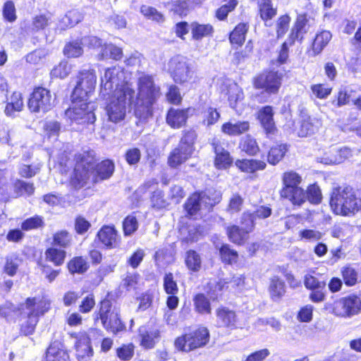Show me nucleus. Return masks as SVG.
I'll list each match as a JSON object with an SVG mask.
<instances>
[{
    "instance_id": "20e7f679",
    "label": "nucleus",
    "mask_w": 361,
    "mask_h": 361,
    "mask_svg": "<svg viewBox=\"0 0 361 361\" xmlns=\"http://www.w3.org/2000/svg\"><path fill=\"white\" fill-rule=\"evenodd\" d=\"M168 71L173 80L178 84L191 83L195 79L192 64L183 56H175L168 63Z\"/></svg>"
},
{
    "instance_id": "1a4fd4ad",
    "label": "nucleus",
    "mask_w": 361,
    "mask_h": 361,
    "mask_svg": "<svg viewBox=\"0 0 361 361\" xmlns=\"http://www.w3.org/2000/svg\"><path fill=\"white\" fill-rule=\"evenodd\" d=\"M100 319L105 329L116 334L124 329V325L118 317V314L115 310H111V302L104 300L101 302L99 314L95 319Z\"/></svg>"
},
{
    "instance_id": "e2e57ef3",
    "label": "nucleus",
    "mask_w": 361,
    "mask_h": 361,
    "mask_svg": "<svg viewBox=\"0 0 361 361\" xmlns=\"http://www.w3.org/2000/svg\"><path fill=\"white\" fill-rule=\"evenodd\" d=\"M43 224L44 221L42 218L39 216H36L24 221L21 224V228L23 231H30L32 229L40 228L43 226Z\"/></svg>"
},
{
    "instance_id": "680f3d73",
    "label": "nucleus",
    "mask_w": 361,
    "mask_h": 361,
    "mask_svg": "<svg viewBox=\"0 0 361 361\" xmlns=\"http://www.w3.org/2000/svg\"><path fill=\"white\" fill-rule=\"evenodd\" d=\"M123 228L125 235H130L138 228V223L136 218L129 215L125 218L123 222Z\"/></svg>"
},
{
    "instance_id": "338daca9",
    "label": "nucleus",
    "mask_w": 361,
    "mask_h": 361,
    "mask_svg": "<svg viewBox=\"0 0 361 361\" xmlns=\"http://www.w3.org/2000/svg\"><path fill=\"white\" fill-rule=\"evenodd\" d=\"M15 190H16V195H32L34 192L35 188L32 184L25 183L22 180H17L14 185Z\"/></svg>"
},
{
    "instance_id": "052dcab7",
    "label": "nucleus",
    "mask_w": 361,
    "mask_h": 361,
    "mask_svg": "<svg viewBox=\"0 0 361 361\" xmlns=\"http://www.w3.org/2000/svg\"><path fill=\"white\" fill-rule=\"evenodd\" d=\"M220 255L222 261L228 264L236 262L238 259L237 252L231 250L227 245H224L221 247Z\"/></svg>"
},
{
    "instance_id": "c756f323",
    "label": "nucleus",
    "mask_w": 361,
    "mask_h": 361,
    "mask_svg": "<svg viewBox=\"0 0 361 361\" xmlns=\"http://www.w3.org/2000/svg\"><path fill=\"white\" fill-rule=\"evenodd\" d=\"M122 49L112 44H105L102 47V49L98 54L99 60L114 59L119 60L122 58Z\"/></svg>"
},
{
    "instance_id": "393cba45",
    "label": "nucleus",
    "mask_w": 361,
    "mask_h": 361,
    "mask_svg": "<svg viewBox=\"0 0 361 361\" xmlns=\"http://www.w3.org/2000/svg\"><path fill=\"white\" fill-rule=\"evenodd\" d=\"M46 360L69 361V356L60 343L54 342L47 349Z\"/></svg>"
},
{
    "instance_id": "cd10ccee",
    "label": "nucleus",
    "mask_w": 361,
    "mask_h": 361,
    "mask_svg": "<svg viewBox=\"0 0 361 361\" xmlns=\"http://www.w3.org/2000/svg\"><path fill=\"white\" fill-rule=\"evenodd\" d=\"M302 180V177L296 172L293 171L285 172L282 176L283 187L281 194H286L288 190L299 187Z\"/></svg>"
},
{
    "instance_id": "423d86ee",
    "label": "nucleus",
    "mask_w": 361,
    "mask_h": 361,
    "mask_svg": "<svg viewBox=\"0 0 361 361\" xmlns=\"http://www.w3.org/2000/svg\"><path fill=\"white\" fill-rule=\"evenodd\" d=\"M209 339V333L207 328L200 327L198 329L178 337L174 345L178 350L189 352L194 349L205 345Z\"/></svg>"
},
{
    "instance_id": "7ed1b4c3",
    "label": "nucleus",
    "mask_w": 361,
    "mask_h": 361,
    "mask_svg": "<svg viewBox=\"0 0 361 361\" xmlns=\"http://www.w3.org/2000/svg\"><path fill=\"white\" fill-rule=\"evenodd\" d=\"M330 206L336 214L354 215L361 211V199L356 196L352 188L339 187L331 193Z\"/></svg>"
},
{
    "instance_id": "5fc2aeb1",
    "label": "nucleus",
    "mask_w": 361,
    "mask_h": 361,
    "mask_svg": "<svg viewBox=\"0 0 361 361\" xmlns=\"http://www.w3.org/2000/svg\"><path fill=\"white\" fill-rule=\"evenodd\" d=\"M227 281L226 280H219L218 281H211L208 284V293L210 295L211 298L215 300L218 298L219 294L221 292L225 287L228 288Z\"/></svg>"
},
{
    "instance_id": "7c9ffc66",
    "label": "nucleus",
    "mask_w": 361,
    "mask_h": 361,
    "mask_svg": "<svg viewBox=\"0 0 361 361\" xmlns=\"http://www.w3.org/2000/svg\"><path fill=\"white\" fill-rule=\"evenodd\" d=\"M185 209L190 215H195L198 211L205 209L204 204L202 202L201 194L200 192L193 193L185 204Z\"/></svg>"
},
{
    "instance_id": "a211bd4d",
    "label": "nucleus",
    "mask_w": 361,
    "mask_h": 361,
    "mask_svg": "<svg viewBox=\"0 0 361 361\" xmlns=\"http://www.w3.org/2000/svg\"><path fill=\"white\" fill-rule=\"evenodd\" d=\"M139 337L140 345L145 349H151L159 341L160 332L157 329H147L142 326L139 329Z\"/></svg>"
},
{
    "instance_id": "ea45409f",
    "label": "nucleus",
    "mask_w": 361,
    "mask_h": 361,
    "mask_svg": "<svg viewBox=\"0 0 361 361\" xmlns=\"http://www.w3.org/2000/svg\"><path fill=\"white\" fill-rule=\"evenodd\" d=\"M190 29L192 38L196 40L209 36L213 31L212 25L209 24H199L195 22L190 25Z\"/></svg>"
},
{
    "instance_id": "a878e982",
    "label": "nucleus",
    "mask_w": 361,
    "mask_h": 361,
    "mask_svg": "<svg viewBox=\"0 0 361 361\" xmlns=\"http://www.w3.org/2000/svg\"><path fill=\"white\" fill-rule=\"evenodd\" d=\"M273 110L270 106L263 107L258 114V118L267 133H273L276 129L273 119Z\"/></svg>"
},
{
    "instance_id": "f704fd0d",
    "label": "nucleus",
    "mask_w": 361,
    "mask_h": 361,
    "mask_svg": "<svg viewBox=\"0 0 361 361\" xmlns=\"http://www.w3.org/2000/svg\"><path fill=\"white\" fill-rule=\"evenodd\" d=\"M281 195L288 199L293 204L298 206L302 205L307 200L306 192L300 186L288 190L286 194H281Z\"/></svg>"
},
{
    "instance_id": "72a5a7b5",
    "label": "nucleus",
    "mask_w": 361,
    "mask_h": 361,
    "mask_svg": "<svg viewBox=\"0 0 361 361\" xmlns=\"http://www.w3.org/2000/svg\"><path fill=\"white\" fill-rule=\"evenodd\" d=\"M269 290L271 299L278 300L286 292L285 283L278 276H274L271 279Z\"/></svg>"
},
{
    "instance_id": "ddd939ff",
    "label": "nucleus",
    "mask_w": 361,
    "mask_h": 361,
    "mask_svg": "<svg viewBox=\"0 0 361 361\" xmlns=\"http://www.w3.org/2000/svg\"><path fill=\"white\" fill-rule=\"evenodd\" d=\"M253 84L256 89H263L269 93H276L281 84V76L278 72H264L255 78Z\"/></svg>"
},
{
    "instance_id": "6ab92c4d",
    "label": "nucleus",
    "mask_w": 361,
    "mask_h": 361,
    "mask_svg": "<svg viewBox=\"0 0 361 361\" xmlns=\"http://www.w3.org/2000/svg\"><path fill=\"white\" fill-rule=\"evenodd\" d=\"M190 109H176L171 108L167 114L166 122L173 128H180L183 126L188 116Z\"/></svg>"
},
{
    "instance_id": "4be33fe9",
    "label": "nucleus",
    "mask_w": 361,
    "mask_h": 361,
    "mask_svg": "<svg viewBox=\"0 0 361 361\" xmlns=\"http://www.w3.org/2000/svg\"><path fill=\"white\" fill-rule=\"evenodd\" d=\"M310 20L306 15H299L296 19L295 26L290 35L289 45H291L296 39H302L303 35L309 30Z\"/></svg>"
},
{
    "instance_id": "79ce46f5",
    "label": "nucleus",
    "mask_w": 361,
    "mask_h": 361,
    "mask_svg": "<svg viewBox=\"0 0 361 361\" xmlns=\"http://www.w3.org/2000/svg\"><path fill=\"white\" fill-rule=\"evenodd\" d=\"M88 267V263L82 257H75L68 263V269L71 274H83Z\"/></svg>"
},
{
    "instance_id": "4d7b16f0",
    "label": "nucleus",
    "mask_w": 361,
    "mask_h": 361,
    "mask_svg": "<svg viewBox=\"0 0 361 361\" xmlns=\"http://www.w3.org/2000/svg\"><path fill=\"white\" fill-rule=\"evenodd\" d=\"M135 347L133 344L123 345L116 350L117 357L121 361H129L134 355Z\"/></svg>"
},
{
    "instance_id": "864d4df0",
    "label": "nucleus",
    "mask_w": 361,
    "mask_h": 361,
    "mask_svg": "<svg viewBox=\"0 0 361 361\" xmlns=\"http://www.w3.org/2000/svg\"><path fill=\"white\" fill-rule=\"evenodd\" d=\"M337 148H332L326 152L323 156L317 157V161L324 164H338L341 163V158L338 157Z\"/></svg>"
},
{
    "instance_id": "c9c22d12",
    "label": "nucleus",
    "mask_w": 361,
    "mask_h": 361,
    "mask_svg": "<svg viewBox=\"0 0 361 361\" xmlns=\"http://www.w3.org/2000/svg\"><path fill=\"white\" fill-rule=\"evenodd\" d=\"M271 214V209L268 207L262 206L256 209L253 214L244 213L243 220L247 221L250 226V228L254 227V221L257 218L266 219Z\"/></svg>"
},
{
    "instance_id": "69168bd1",
    "label": "nucleus",
    "mask_w": 361,
    "mask_h": 361,
    "mask_svg": "<svg viewBox=\"0 0 361 361\" xmlns=\"http://www.w3.org/2000/svg\"><path fill=\"white\" fill-rule=\"evenodd\" d=\"M322 235L320 231L313 229H304L299 233V237L301 240L310 242L319 240L322 238Z\"/></svg>"
},
{
    "instance_id": "6e6552de",
    "label": "nucleus",
    "mask_w": 361,
    "mask_h": 361,
    "mask_svg": "<svg viewBox=\"0 0 361 361\" xmlns=\"http://www.w3.org/2000/svg\"><path fill=\"white\" fill-rule=\"evenodd\" d=\"M90 104L86 99L72 98V104L65 112L66 118L71 123H93L95 116Z\"/></svg>"
},
{
    "instance_id": "4c0bfd02",
    "label": "nucleus",
    "mask_w": 361,
    "mask_h": 361,
    "mask_svg": "<svg viewBox=\"0 0 361 361\" xmlns=\"http://www.w3.org/2000/svg\"><path fill=\"white\" fill-rule=\"evenodd\" d=\"M193 304L197 312L204 314L211 313V305L208 298L202 293H198L193 298Z\"/></svg>"
},
{
    "instance_id": "5701e85b",
    "label": "nucleus",
    "mask_w": 361,
    "mask_h": 361,
    "mask_svg": "<svg viewBox=\"0 0 361 361\" xmlns=\"http://www.w3.org/2000/svg\"><path fill=\"white\" fill-rule=\"evenodd\" d=\"M24 106L20 92H14L8 99L4 112L6 116L13 117L16 112H20Z\"/></svg>"
},
{
    "instance_id": "473e14b6",
    "label": "nucleus",
    "mask_w": 361,
    "mask_h": 361,
    "mask_svg": "<svg viewBox=\"0 0 361 361\" xmlns=\"http://www.w3.org/2000/svg\"><path fill=\"white\" fill-rule=\"evenodd\" d=\"M200 194H201L202 202L204 204L205 209L207 210H209L221 200V192L219 190H208L201 192Z\"/></svg>"
},
{
    "instance_id": "9d476101",
    "label": "nucleus",
    "mask_w": 361,
    "mask_h": 361,
    "mask_svg": "<svg viewBox=\"0 0 361 361\" xmlns=\"http://www.w3.org/2000/svg\"><path fill=\"white\" fill-rule=\"evenodd\" d=\"M54 105L51 92L44 87L35 88L30 94L28 108L32 112L45 113Z\"/></svg>"
},
{
    "instance_id": "6e6d98bb",
    "label": "nucleus",
    "mask_w": 361,
    "mask_h": 361,
    "mask_svg": "<svg viewBox=\"0 0 361 361\" xmlns=\"http://www.w3.org/2000/svg\"><path fill=\"white\" fill-rule=\"evenodd\" d=\"M238 4V1L237 0H228L226 4L217 9L216 17L221 20L226 19L228 14L235 8Z\"/></svg>"
},
{
    "instance_id": "dca6fc26",
    "label": "nucleus",
    "mask_w": 361,
    "mask_h": 361,
    "mask_svg": "<svg viewBox=\"0 0 361 361\" xmlns=\"http://www.w3.org/2000/svg\"><path fill=\"white\" fill-rule=\"evenodd\" d=\"M99 241L107 248H116L119 245L120 239L114 226H104L98 232Z\"/></svg>"
},
{
    "instance_id": "a18cd8bd",
    "label": "nucleus",
    "mask_w": 361,
    "mask_h": 361,
    "mask_svg": "<svg viewBox=\"0 0 361 361\" xmlns=\"http://www.w3.org/2000/svg\"><path fill=\"white\" fill-rule=\"evenodd\" d=\"M46 259L56 266L62 264L66 257V252L54 247L49 248L45 252Z\"/></svg>"
},
{
    "instance_id": "f257e3e1",
    "label": "nucleus",
    "mask_w": 361,
    "mask_h": 361,
    "mask_svg": "<svg viewBox=\"0 0 361 361\" xmlns=\"http://www.w3.org/2000/svg\"><path fill=\"white\" fill-rule=\"evenodd\" d=\"M138 92L126 80V73L120 66L105 70L101 77L100 94L109 96L106 110L109 119L114 123L124 119L128 107L134 109L135 115L145 119L152 114V106L161 95L160 88L152 76L143 75L137 81Z\"/></svg>"
},
{
    "instance_id": "09e8293b",
    "label": "nucleus",
    "mask_w": 361,
    "mask_h": 361,
    "mask_svg": "<svg viewBox=\"0 0 361 361\" xmlns=\"http://www.w3.org/2000/svg\"><path fill=\"white\" fill-rule=\"evenodd\" d=\"M141 13L147 19L155 21L157 23H163L164 21V15L158 11L155 8L143 5L140 8Z\"/></svg>"
},
{
    "instance_id": "412c9836",
    "label": "nucleus",
    "mask_w": 361,
    "mask_h": 361,
    "mask_svg": "<svg viewBox=\"0 0 361 361\" xmlns=\"http://www.w3.org/2000/svg\"><path fill=\"white\" fill-rule=\"evenodd\" d=\"M75 349L76 356L80 361H87L93 355L90 338L86 334L80 336L75 344Z\"/></svg>"
},
{
    "instance_id": "c03bdc74",
    "label": "nucleus",
    "mask_w": 361,
    "mask_h": 361,
    "mask_svg": "<svg viewBox=\"0 0 361 361\" xmlns=\"http://www.w3.org/2000/svg\"><path fill=\"white\" fill-rule=\"evenodd\" d=\"M247 27L244 23L238 24L230 35V41L232 44L241 45L245 39Z\"/></svg>"
},
{
    "instance_id": "603ef678",
    "label": "nucleus",
    "mask_w": 361,
    "mask_h": 361,
    "mask_svg": "<svg viewBox=\"0 0 361 361\" xmlns=\"http://www.w3.org/2000/svg\"><path fill=\"white\" fill-rule=\"evenodd\" d=\"M220 118V113L216 108L209 106L203 112L202 123L207 127L213 126Z\"/></svg>"
},
{
    "instance_id": "b1692460",
    "label": "nucleus",
    "mask_w": 361,
    "mask_h": 361,
    "mask_svg": "<svg viewBox=\"0 0 361 361\" xmlns=\"http://www.w3.org/2000/svg\"><path fill=\"white\" fill-rule=\"evenodd\" d=\"M213 145L216 154L215 166L219 169L228 168L233 162L229 152L217 143H214Z\"/></svg>"
},
{
    "instance_id": "13d9d810",
    "label": "nucleus",
    "mask_w": 361,
    "mask_h": 361,
    "mask_svg": "<svg viewBox=\"0 0 361 361\" xmlns=\"http://www.w3.org/2000/svg\"><path fill=\"white\" fill-rule=\"evenodd\" d=\"M342 276L345 284L348 286H352L357 282L358 274L355 269L350 267L343 268Z\"/></svg>"
},
{
    "instance_id": "774afa93",
    "label": "nucleus",
    "mask_w": 361,
    "mask_h": 361,
    "mask_svg": "<svg viewBox=\"0 0 361 361\" xmlns=\"http://www.w3.org/2000/svg\"><path fill=\"white\" fill-rule=\"evenodd\" d=\"M307 200L314 204H318L322 200L321 190L317 185H311L306 192Z\"/></svg>"
},
{
    "instance_id": "a19ab883",
    "label": "nucleus",
    "mask_w": 361,
    "mask_h": 361,
    "mask_svg": "<svg viewBox=\"0 0 361 361\" xmlns=\"http://www.w3.org/2000/svg\"><path fill=\"white\" fill-rule=\"evenodd\" d=\"M240 148L250 156L256 155L259 151L256 140L250 135H247L241 140Z\"/></svg>"
},
{
    "instance_id": "4468645a",
    "label": "nucleus",
    "mask_w": 361,
    "mask_h": 361,
    "mask_svg": "<svg viewBox=\"0 0 361 361\" xmlns=\"http://www.w3.org/2000/svg\"><path fill=\"white\" fill-rule=\"evenodd\" d=\"M221 94L227 98L231 108L235 109L238 114H241V109H238L244 99L242 88L235 82L227 81L221 87Z\"/></svg>"
},
{
    "instance_id": "e433bc0d",
    "label": "nucleus",
    "mask_w": 361,
    "mask_h": 361,
    "mask_svg": "<svg viewBox=\"0 0 361 361\" xmlns=\"http://www.w3.org/2000/svg\"><path fill=\"white\" fill-rule=\"evenodd\" d=\"M185 264L190 271H199L202 267L201 257L196 251L188 250L185 253Z\"/></svg>"
},
{
    "instance_id": "2eb2a0df",
    "label": "nucleus",
    "mask_w": 361,
    "mask_h": 361,
    "mask_svg": "<svg viewBox=\"0 0 361 361\" xmlns=\"http://www.w3.org/2000/svg\"><path fill=\"white\" fill-rule=\"evenodd\" d=\"M216 324L219 327L231 329L238 327V319L235 312L226 307H220L216 310Z\"/></svg>"
},
{
    "instance_id": "f03ea898",
    "label": "nucleus",
    "mask_w": 361,
    "mask_h": 361,
    "mask_svg": "<svg viewBox=\"0 0 361 361\" xmlns=\"http://www.w3.org/2000/svg\"><path fill=\"white\" fill-rule=\"evenodd\" d=\"M93 151L84 152L77 156V164L71 184L76 188L83 187L92 178L94 183L109 178L114 171V164L111 160H104L94 166Z\"/></svg>"
},
{
    "instance_id": "aec40b11",
    "label": "nucleus",
    "mask_w": 361,
    "mask_h": 361,
    "mask_svg": "<svg viewBox=\"0 0 361 361\" xmlns=\"http://www.w3.org/2000/svg\"><path fill=\"white\" fill-rule=\"evenodd\" d=\"M235 164L240 171L247 173L263 171L267 166L264 161L254 159H238Z\"/></svg>"
},
{
    "instance_id": "9b49d317",
    "label": "nucleus",
    "mask_w": 361,
    "mask_h": 361,
    "mask_svg": "<svg viewBox=\"0 0 361 361\" xmlns=\"http://www.w3.org/2000/svg\"><path fill=\"white\" fill-rule=\"evenodd\" d=\"M96 82L97 76L94 70L82 71L79 81L73 92L72 98L87 100L89 94L95 87Z\"/></svg>"
},
{
    "instance_id": "49530a36",
    "label": "nucleus",
    "mask_w": 361,
    "mask_h": 361,
    "mask_svg": "<svg viewBox=\"0 0 361 361\" xmlns=\"http://www.w3.org/2000/svg\"><path fill=\"white\" fill-rule=\"evenodd\" d=\"M53 15L49 11L35 16L32 20L34 29L40 30L49 26L52 22Z\"/></svg>"
},
{
    "instance_id": "f3484780",
    "label": "nucleus",
    "mask_w": 361,
    "mask_h": 361,
    "mask_svg": "<svg viewBox=\"0 0 361 361\" xmlns=\"http://www.w3.org/2000/svg\"><path fill=\"white\" fill-rule=\"evenodd\" d=\"M250 122L247 121H229L222 124L221 132L228 136H239L249 131Z\"/></svg>"
},
{
    "instance_id": "de8ad7c7",
    "label": "nucleus",
    "mask_w": 361,
    "mask_h": 361,
    "mask_svg": "<svg viewBox=\"0 0 361 361\" xmlns=\"http://www.w3.org/2000/svg\"><path fill=\"white\" fill-rule=\"evenodd\" d=\"M259 7L260 16L265 21L271 19L276 14V10L273 8L271 0H261Z\"/></svg>"
},
{
    "instance_id": "39448f33",
    "label": "nucleus",
    "mask_w": 361,
    "mask_h": 361,
    "mask_svg": "<svg viewBox=\"0 0 361 361\" xmlns=\"http://www.w3.org/2000/svg\"><path fill=\"white\" fill-rule=\"evenodd\" d=\"M326 309L337 317L351 318L361 313V298L354 294L349 295L331 304H326Z\"/></svg>"
},
{
    "instance_id": "f8f14e48",
    "label": "nucleus",
    "mask_w": 361,
    "mask_h": 361,
    "mask_svg": "<svg viewBox=\"0 0 361 361\" xmlns=\"http://www.w3.org/2000/svg\"><path fill=\"white\" fill-rule=\"evenodd\" d=\"M50 308V301L45 297L28 298L18 307L19 314L36 317L44 314Z\"/></svg>"
},
{
    "instance_id": "0e129e2a",
    "label": "nucleus",
    "mask_w": 361,
    "mask_h": 361,
    "mask_svg": "<svg viewBox=\"0 0 361 361\" xmlns=\"http://www.w3.org/2000/svg\"><path fill=\"white\" fill-rule=\"evenodd\" d=\"M70 72L71 66L67 62L62 61L52 69L51 75L52 77L64 78L70 73Z\"/></svg>"
},
{
    "instance_id": "0eeeda50",
    "label": "nucleus",
    "mask_w": 361,
    "mask_h": 361,
    "mask_svg": "<svg viewBox=\"0 0 361 361\" xmlns=\"http://www.w3.org/2000/svg\"><path fill=\"white\" fill-rule=\"evenodd\" d=\"M195 134L186 133L181 138L178 147L173 149L168 158V164L172 168H176L186 161L193 152Z\"/></svg>"
},
{
    "instance_id": "37998d69",
    "label": "nucleus",
    "mask_w": 361,
    "mask_h": 361,
    "mask_svg": "<svg viewBox=\"0 0 361 361\" xmlns=\"http://www.w3.org/2000/svg\"><path fill=\"white\" fill-rule=\"evenodd\" d=\"M286 151L287 148L285 145L272 147L267 156L268 162L271 165H276L283 158Z\"/></svg>"
},
{
    "instance_id": "58836bf2",
    "label": "nucleus",
    "mask_w": 361,
    "mask_h": 361,
    "mask_svg": "<svg viewBox=\"0 0 361 361\" xmlns=\"http://www.w3.org/2000/svg\"><path fill=\"white\" fill-rule=\"evenodd\" d=\"M20 331L24 335L32 334L35 330V326L38 322L36 317L30 315L19 314Z\"/></svg>"
},
{
    "instance_id": "2f4dec72",
    "label": "nucleus",
    "mask_w": 361,
    "mask_h": 361,
    "mask_svg": "<svg viewBox=\"0 0 361 361\" xmlns=\"http://www.w3.org/2000/svg\"><path fill=\"white\" fill-rule=\"evenodd\" d=\"M331 37V33L327 30H323L317 34L312 43V51L314 55L319 54L323 51Z\"/></svg>"
},
{
    "instance_id": "8fccbe9b",
    "label": "nucleus",
    "mask_w": 361,
    "mask_h": 361,
    "mask_svg": "<svg viewBox=\"0 0 361 361\" xmlns=\"http://www.w3.org/2000/svg\"><path fill=\"white\" fill-rule=\"evenodd\" d=\"M82 44V41H73L68 43L63 49L64 54L68 58L80 56L83 53Z\"/></svg>"
},
{
    "instance_id": "bf43d9fd",
    "label": "nucleus",
    "mask_w": 361,
    "mask_h": 361,
    "mask_svg": "<svg viewBox=\"0 0 361 361\" xmlns=\"http://www.w3.org/2000/svg\"><path fill=\"white\" fill-rule=\"evenodd\" d=\"M164 288L169 295H176L178 291V286L171 273L166 274L164 278Z\"/></svg>"
},
{
    "instance_id": "bb28decb",
    "label": "nucleus",
    "mask_w": 361,
    "mask_h": 361,
    "mask_svg": "<svg viewBox=\"0 0 361 361\" xmlns=\"http://www.w3.org/2000/svg\"><path fill=\"white\" fill-rule=\"evenodd\" d=\"M242 223L245 224V226L241 229L236 226L228 227L227 229L229 239L236 244L242 243L245 239L247 234L252 229L250 228V226L247 221L245 223V221L243 220Z\"/></svg>"
},
{
    "instance_id": "3c124183",
    "label": "nucleus",
    "mask_w": 361,
    "mask_h": 361,
    "mask_svg": "<svg viewBox=\"0 0 361 361\" xmlns=\"http://www.w3.org/2000/svg\"><path fill=\"white\" fill-rule=\"evenodd\" d=\"M312 94L320 99H326L332 92V87L327 84H314L311 85Z\"/></svg>"
},
{
    "instance_id": "c85d7f7f",
    "label": "nucleus",
    "mask_w": 361,
    "mask_h": 361,
    "mask_svg": "<svg viewBox=\"0 0 361 361\" xmlns=\"http://www.w3.org/2000/svg\"><path fill=\"white\" fill-rule=\"evenodd\" d=\"M319 125L320 121L316 118L307 117L304 118L300 123L298 135L299 137H306L312 135L318 130Z\"/></svg>"
}]
</instances>
